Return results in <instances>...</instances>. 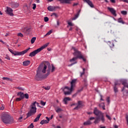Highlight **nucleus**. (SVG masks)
Segmentation results:
<instances>
[{"label":"nucleus","mask_w":128,"mask_h":128,"mask_svg":"<svg viewBox=\"0 0 128 128\" xmlns=\"http://www.w3.org/2000/svg\"><path fill=\"white\" fill-rule=\"evenodd\" d=\"M76 79H74L70 82V88L68 86H65L64 88H62V90L64 92L65 96H68L72 94V92H74V88L76 86Z\"/></svg>","instance_id":"obj_1"},{"label":"nucleus","mask_w":128,"mask_h":128,"mask_svg":"<svg viewBox=\"0 0 128 128\" xmlns=\"http://www.w3.org/2000/svg\"><path fill=\"white\" fill-rule=\"evenodd\" d=\"M1 120L4 124H14V118L8 113H3L2 114Z\"/></svg>","instance_id":"obj_2"},{"label":"nucleus","mask_w":128,"mask_h":128,"mask_svg":"<svg viewBox=\"0 0 128 128\" xmlns=\"http://www.w3.org/2000/svg\"><path fill=\"white\" fill-rule=\"evenodd\" d=\"M36 102H34L32 103L31 105L30 106V111L27 113V117L30 118V116H34L36 112Z\"/></svg>","instance_id":"obj_3"},{"label":"nucleus","mask_w":128,"mask_h":128,"mask_svg":"<svg viewBox=\"0 0 128 128\" xmlns=\"http://www.w3.org/2000/svg\"><path fill=\"white\" fill-rule=\"evenodd\" d=\"M120 84H123V86H124L122 89V92H124V88H128V80H126V79L117 80L114 82V86H120Z\"/></svg>","instance_id":"obj_4"},{"label":"nucleus","mask_w":128,"mask_h":128,"mask_svg":"<svg viewBox=\"0 0 128 128\" xmlns=\"http://www.w3.org/2000/svg\"><path fill=\"white\" fill-rule=\"evenodd\" d=\"M48 44H50V43H46V44H45L43 46L40 47V48H38V49L32 52L29 54V56H31V58H32V56H36V54H38V52H42V50L46 48V46H48Z\"/></svg>","instance_id":"obj_5"},{"label":"nucleus","mask_w":128,"mask_h":128,"mask_svg":"<svg viewBox=\"0 0 128 128\" xmlns=\"http://www.w3.org/2000/svg\"><path fill=\"white\" fill-rule=\"evenodd\" d=\"M72 50L74 51V52L73 53L74 56H76V58H80V60H82L84 62H86V60L84 58V56L82 55V53L78 50V49L74 47H72Z\"/></svg>","instance_id":"obj_6"},{"label":"nucleus","mask_w":128,"mask_h":128,"mask_svg":"<svg viewBox=\"0 0 128 128\" xmlns=\"http://www.w3.org/2000/svg\"><path fill=\"white\" fill-rule=\"evenodd\" d=\"M30 50V48H29L26 50L20 52L13 51L12 54H14V56H23V54H26V52H28Z\"/></svg>","instance_id":"obj_7"},{"label":"nucleus","mask_w":128,"mask_h":128,"mask_svg":"<svg viewBox=\"0 0 128 128\" xmlns=\"http://www.w3.org/2000/svg\"><path fill=\"white\" fill-rule=\"evenodd\" d=\"M94 114L97 116H100L104 113H102V112L98 110L96 108H94Z\"/></svg>","instance_id":"obj_8"},{"label":"nucleus","mask_w":128,"mask_h":128,"mask_svg":"<svg viewBox=\"0 0 128 128\" xmlns=\"http://www.w3.org/2000/svg\"><path fill=\"white\" fill-rule=\"evenodd\" d=\"M108 10L110 12H111V14L113 16H116V11L114 10V8L110 7H108Z\"/></svg>","instance_id":"obj_9"},{"label":"nucleus","mask_w":128,"mask_h":128,"mask_svg":"<svg viewBox=\"0 0 128 128\" xmlns=\"http://www.w3.org/2000/svg\"><path fill=\"white\" fill-rule=\"evenodd\" d=\"M6 12L7 14H9V16H14V14L12 13V9L10 7H7Z\"/></svg>","instance_id":"obj_10"},{"label":"nucleus","mask_w":128,"mask_h":128,"mask_svg":"<svg viewBox=\"0 0 128 128\" xmlns=\"http://www.w3.org/2000/svg\"><path fill=\"white\" fill-rule=\"evenodd\" d=\"M58 6H48V10H50V12H54L56 10V9L58 8Z\"/></svg>","instance_id":"obj_11"},{"label":"nucleus","mask_w":128,"mask_h":128,"mask_svg":"<svg viewBox=\"0 0 128 128\" xmlns=\"http://www.w3.org/2000/svg\"><path fill=\"white\" fill-rule=\"evenodd\" d=\"M84 2H86L90 8H94V4H92V2L90 1V0H83Z\"/></svg>","instance_id":"obj_12"},{"label":"nucleus","mask_w":128,"mask_h":128,"mask_svg":"<svg viewBox=\"0 0 128 128\" xmlns=\"http://www.w3.org/2000/svg\"><path fill=\"white\" fill-rule=\"evenodd\" d=\"M82 101H78V104L77 106H76L75 108H74V110H78L80 108H82Z\"/></svg>","instance_id":"obj_13"},{"label":"nucleus","mask_w":128,"mask_h":128,"mask_svg":"<svg viewBox=\"0 0 128 128\" xmlns=\"http://www.w3.org/2000/svg\"><path fill=\"white\" fill-rule=\"evenodd\" d=\"M17 96H20V98L22 100H24V92H18L17 94Z\"/></svg>","instance_id":"obj_14"},{"label":"nucleus","mask_w":128,"mask_h":128,"mask_svg":"<svg viewBox=\"0 0 128 128\" xmlns=\"http://www.w3.org/2000/svg\"><path fill=\"white\" fill-rule=\"evenodd\" d=\"M72 100V99L70 97H66L64 99V104H68V102Z\"/></svg>","instance_id":"obj_15"},{"label":"nucleus","mask_w":128,"mask_h":128,"mask_svg":"<svg viewBox=\"0 0 128 128\" xmlns=\"http://www.w3.org/2000/svg\"><path fill=\"white\" fill-rule=\"evenodd\" d=\"M42 116V114H40L37 116V117L34 120V122H38L40 120V118Z\"/></svg>","instance_id":"obj_16"},{"label":"nucleus","mask_w":128,"mask_h":128,"mask_svg":"<svg viewBox=\"0 0 128 128\" xmlns=\"http://www.w3.org/2000/svg\"><path fill=\"white\" fill-rule=\"evenodd\" d=\"M30 64V61L26 60L23 62V66H28Z\"/></svg>","instance_id":"obj_17"},{"label":"nucleus","mask_w":128,"mask_h":128,"mask_svg":"<svg viewBox=\"0 0 128 128\" xmlns=\"http://www.w3.org/2000/svg\"><path fill=\"white\" fill-rule=\"evenodd\" d=\"M92 124V122L90 120H88L84 122V126H90Z\"/></svg>","instance_id":"obj_18"},{"label":"nucleus","mask_w":128,"mask_h":128,"mask_svg":"<svg viewBox=\"0 0 128 128\" xmlns=\"http://www.w3.org/2000/svg\"><path fill=\"white\" fill-rule=\"evenodd\" d=\"M49 122H50V120H42L40 122V124H48Z\"/></svg>","instance_id":"obj_19"},{"label":"nucleus","mask_w":128,"mask_h":128,"mask_svg":"<svg viewBox=\"0 0 128 128\" xmlns=\"http://www.w3.org/2000/svg\"><path fill=\"white\" fill-rule=\"evenodd\" d=\"M99 106L100 108H102V110H106V106L104 105V103H101L99 104Z\"/></svg>","instance_id":"obj_20"},{"label":"nucleus","mask_w":128,"mask_h":128,"mask_svg":"<svg viewBox=\"0 0 128 128\" xmlns=\"http://www.w3.org/2000/svg\"><path fill=\"white\" fill-rule=\"evenodd\" d=\"M100 122V118L97 117L96 118V119L95 120L94 122V124H98V122Z\"/></svg>","instance_id":"obj_21"},{"label":"nucleus","mask_w":128,"mask_h":128,"mask_svg":"<svg viewBox=\"0 0 128 128\" xmlns=\"http://www.w3.org/2000/svg\"><path fill=\"white\" fill-rule=\"evenodd\" d=\"M99 116L101 117V118H100V120H101V122H106V120L104 119V114Z\"/></svg>","instance_id":"obj_22"},{"label":"nucleus","mask_w":128,"mask_h":128,"mask_svg":"<svg viewBox=\"0 0 128 128\" xmlns=\"http://www.w3.org/2000/svg\"><path fill=\"white\" fill-rule=\"evenodd\" d=\"M47 68H48V67L44 65V66L43 67V69L42 70V72H43V74H46V71Z\"/></svg>","instance_id":"obj_23"},{"label":"nucleus","mask_w":128,"mask_h":128,"mask_svg":"<svg viewBox=\"0 0 128 128\" xmlns=\"http://www.w3.org/2000/svg\"><path fill=\"white\" fill-rule=\"evenodd\" d=\"M2 78L4 80H10V82H12V78L8 77H3Z\"/></svg>","instance_id":"obj_24"},{"label":"nucleus","mask_w":128,"mask_h":128,"mask_svg":"<svg viewBox=\"0 0 128 128\" xmlns=\"http://www.w3.org/2000/svg\"><path fill=\"white\" fill-rule=\"evenodd\" d=\"M82 72H80V76L82 77L84 76V70H86V68H82Z\"/></svg>","instance_id":"obj_25"},{"label":"nucleus","mask_w":128,"mask_h":128,"mask_svg":"<svg viewBox=\"0 0 128 128\" xmlns=\"http://www.w3.org/2000/svg\"><path fill=\"white\" fill-rule=\"evenodd\" d=\"M78 16H80L79 13H77L75 15V16L72 18V20H76V18H78Z\"/></svg>","instance_id":"obj_26"},{"label":"nucleus","mask_w":128,"mask_h":128,"mask_svg":"<svg viewBox=\"0 0 128 128\" xmlns=\"http://www.w3.org/2000/svg\"><path fill=\"white\" fill-rule=\"evenodd\" d=\"M36 38L33 37L31 39V44H34V42H36Z\"/></svg>","instance_id":"obj_27"},{"label":"nucleus","mask_w":128,"mask_h":128,"mask_svg":"<svg viewBox=\"0 0 128 128\" xmlns=\"http://www.w3.org/2000/svg\"><path fill=\"white\" fill-rule=\"evenodd\" d=\"M118 22H120V24H124V22L122 21V18H119L118 20Z\"/></svg>","instance_id":"obj_28"},{"label":"nucleus","mask_w":128,"mask_h":128,"mask_svg":"<svg viewBox=\"0 0 128 128\" xmlns=\"http://www.w3.org/2000/svg\"><path fill=\"white\" fill-rule=\"evenodd\" d=\"M121 14H123V16H126V14H128V12L122 10V11H121Z\"/></svg>","instance_id":"obj_29"},{"label":"nucleus","mask_w":128,"mask_h":128,"mask_svg":"<svg viewBox=\"0 0 128 128\" xmlns=\"http://www.w3.org/2000/svg\"><path fill=\"white\" fill-rule=\"evenodd\" d=\"M20 6V4L18 3H14L13 4L12 6L14 8H18Z\"/></svg>","instance_id":"obj_30"},{"label":"nucleus","mask_w":128,"mask_h":128,"mask_svg":"<svg viewBox=\"0 0 128 128\" xmlns=\"http://www.w3.org/2000/svg\"><path fill=\"white\" fill-rule=\"evenodd\" d=\"M78 60V58L74 57L72 59L70 60V62H76Z\"/></svg>","instance_id":"obj_31"},{"label":"nucleus","mask_w":128,"mask_h":128,"mask_svg":"<svg viewBox=\"0 0 128 128\" xmlns=\"http://www.w3.org/2000/svg\"><path fill=\"white\" fill-rule=\"evenodd\" d=\"M52 30H50L49 32H47V34L44 36H50V34H52Z\"/></svg>","instance_id":"obj_32"},{"label":"nucleus","mask_w":128,"mask_h":128,"mask_svg":"<svg viewBox=\"0 0 128 128\" xmlns=\"http://www.w3.org/2000/svg\"><path fill=\"white\" fill-rule=\"evenodd\" d=\"M70 2H72V0H65V4H72Z\"/></svg>","instance_id":"obj_33"},{"label":"nucleus","mask_w":128,"mask_h":128,"mask_svg":"<svg viewBox=\"0 0 128 128\" xmlns=\"http://www.w3.org/2000/svg\"><path fill=\"white\" fill-rule=\"evenodd\" d=\"M52 69L51 70V72H54V70H56V68L54 67V65H52Z\"/></svg>","instance_id":"obj_34"},{"label":"nucleus","mask_w":128,"mask_h":128,"mask_svg":"<svg viewBox=\"0 0 128 128\" xmlns=\"http://www.w3.org/2000/svg\"><path fill=\"white\" fill-rule=\"evenodd\" d=\"M16 88H17L18 90H24V89L22 88V87H16Z\"/></svg>","instance_id":"obj_35"},{"label":"nucleus","mask_w":128,"mask_h":128,"mask_svg":"<svg viewBox=\"0 0 128 128\" xmlns=\"http://www.w3.org/2000/svg\"><path fill=\"white\" fill-rule=\"evenodd\" d=\"M44 90H50V86H47L46 87L44 88Z\"/></svg>","instance_id":"obj_36"},{"label":"nucleus","mask_w":128,"mask_h":128,"mask_svg":"<svg viewBox=\"0 0 128 128\" xmlns=\"http://www.w3.org/2000/svg\"><path fill=\"white\" fill-rule=\"evenodd\" d=\"M60 2V4H66V0H57Z\"/></svg>","instance_id":"obj_37"},{"label":"nucleus","mask_w":128,"mask_h":128,"mask_svg":"<svg viewBox=\"0 0 128 128\" xmlns=\"http://www.w3.org/2000/svg\"><path fill=\"white\" fill-rule=\"evenodd\" d=\"M22 100V98H20H20H17L16 99V102H20V100Z\"/></svg>","instance_id":"obj_38"},{"label":"nucleus","mask_w":128,"mask_h":128,"mask_svg":"<svg viewBox=\"0 0 128 128\" xmlns=\"http://www.w3.org/2000/svg\"><path fill=\"white\" fill-rule=\"evenodd\" d=\"M24 98H26V99L28 98H29L28 94H24Z\"/></svg>","instance_id":"obj_39"},{"label":"nucleus","mask_w":128,"mask_h":128,"mask_svg":"<svg viewBox=\"0 0 128 128\" xmlns=\"http://www.w3.org/2000/svg\"><path fill=\"white\" fill-rule=\"evenodd\" d=\"M40 104L43 106H46V102L44 101H40Z\"/></svg>","instance_id":"obj_40"},{"label":"nucleus","mask_w":128,"mask_h":128,"mask_svg":"<svg viewBox=\"0 0 128 128\" xmlns=\"http://www.w3.org/2000/svg\"><path fill=\"white\" fill-rule=\"evenodd\" d=\"M50 67H48V70H47L46 76H48L50 74Z\"/></svg>","instance_id":"obj_41"},{"label":"nucleus","mask_w":128,"mask_h":128,"mask_svg":"<svg viewBox=\"0 0 128 128\" xmlns=\"http://www.w3.org/2000/svg\"><path fill=\"white\" fill-rule=\"evenodd\" d=\"M36 72H37L36 76H38V74H40V69L38 68Z\"/></svg>","instance_id":"obj_42"},{"label":"nucleus","mask_w":128,"mask_h":128,"mask_svg":"<svg viewBox=\"0 0 128 128\" xmlns=\"http://www.w3.org/2000/svg\"><path fill=\"white\" fill-rule=\"evenodd\" d=\"M56 112H62V108H58V109L56 110Z\"/></svg>","instance_id":"obj_43"},{"label":"nucleus","mask_w":128,"mask_h":128,"mask_svg":"<svg viewBox=\"0 0 128 128\" xmlns=\"http://www.w3.org/2000/svg\"><path fill=\"white\" fill-rule=\"evenodd\" d=\"M114 92H118V88H116V86L114 87Z\"/></svg>","instance_id":"obj_44"},{"label":"nucleus","mask_w":128,"mask_h":128,"mask_svg":"<svg viewBox=\"0 0 128 128\" xmlns=\"http://www.w3.org/2000/svg\"><path fill=\"white\" fill-rule=\"evenodd\" d=\"M56 16V18H58V14H56V13H53L51 15V16Z\"/></svg>","instance_id":"obj_45"},{"label":"nucleus","mask_w":128,"mask_h":128,"mask_svg":"<svg viewBox=\"0 0 128 128\" xmlns=\"http://www.w3.org/2000/svg\"><path fill=\"white\" fill-rule=\"evenodd\" d=\"M18 36H20L21 38H23L24 37V34H22V33H18Z\"/></svg>","instance_id":"obj_46"},{"label":"nucleus","mask_w":128,"mask_h":128,"mask_svg":"<svg viewBox=\"0 0 128 128\" xmlns=\"http://www.w3.org/2000/svg\"><path fill=\"white\" fill-rule=\"evenodd\" d=\"M44 22H48V18L44 17Z\"/></svg>","instance_id":"obj_47"},{"label":"nucleus","mask_w":128,"mask_h":128,"mask_svg":"<svg viewBox=\"0 0 128 128\" xmlns=\"http://www.w3.org/2000/svg\"><path fill=\"white\" fill-rule=\"evenodd\" d=\"M32 6H33L32 9L36 10V4H32Z\"/></svg>","instance_id":"obj_48"},{"label":"nucleus","mask_w":128,"mask_h":128,"mask_svg":"<svg viewBox=\"0 0 128 128\" xmlns=\"http://www.w3.org/2000/svg\"><path fill=\"white\" fill-rule=\"evenodd\" d=\"M68 24L70 26H74V24H72V22H68Z\"/></svg>","instance_id":"obj_49"},{"label":"nucleus","mask_w":128,"mask_h":128,"mask_svg":"<svg viewBox=\"0 0 128 128\" xmlns=\"http://www.w3.org/2000/svg\"><path fill=\"white\" fill-rule=\"evenodd\" d=\"M4 110V105H2V106L0 107V110Z\"/></svg>","instance_id":"obj_50"},{"label":"nucleus","mask_w":128,"mask_h":128,"mask_svg":"<svg viewBox=\"0 0 128 128\" xmlns=\"http://www.w3.org/2000/svg\"><path fill=\"white\" fill-rule=\"evenodd\" d=\"M106 116L108 118V120H112V118H110V116L106 114Z\"/></svg>","instance_id":"obj_51"},{"label":"nucleus","mask_w":128,"mask_h":128,"mask_svg":"<svg viewBox=\"0 0 128 128\" xmlns=\"http://www.w3.org/2000/svg\"><path fill=\"white\" fill-rule=\"evenodd\" d=\"M120 2H126L127 4H128V0H120Z\"/></svg>","instance_id":"obj_52"},{"label":"nucleus","mask_w":128,"mask_h":128,"mask_svg":"<svg viewBox=\"0 0 128 128\" xmlns=\"http://www.w3.org/2000/svg\"><path fill=\"white\" fill-rule=\"evenodd\" d=\"M34 124L32 123L30 126H29L30 128H34Z\"/></svg>","instance_id":"obj_53"},{"label":"nucleus","mask_w":128,"mask_h":128,"mask_svg":"<svg viewBox=\"0 0 128 128\" xmlns=\"http://www.w3.org/2000/svg\"><path fill=\"white\" fill-rule=\"evenodd\" d=\"M76 64V62H75L74 63H72V64L68 66H74V64Z\"/></svg>","instance_id":"obj_54"},{"label":"nucleus","mask_w":128,"mask_h":128,"mask_svg":"<svg viewBox=\"0 0 128 128\" xmlns=\"http://www.w3.org/2000/svg\"><path fill=\"white\" fill-rule=\"evenodd\" d=\"M8 50L9 52H11V54H13L14 53V50L10 49V48H8Z\"/></svg>","instance_id":"obj_55"},{"label":"nucleus","mask_w":128,"mask_h":128,"mask_svg":"<svg viewBox=\"0 0 128 128\" xmlns=\"http://www.w3.org/2000/svg\"><path fill=\"white\" fill-rule=\"evenodd\" d=\"M5 58H6V60H10V58L8 56H6L5 57Z\"/></svg>","instance_id":"obj_56"},{"label":"nucleus","mask_w":128,"mask_h":128,"mask_svg":"<svg viewBox=\"0 0 128 128\" xmlns=\"http://www.w3.org/2000/svg\"><path fill=\"white\" fill-rule=\"evenodd\" d=\"M22 116H20V118H18V120H19V122H22Z\"/></svg>","instance_id":"obj_57"},{"label":"nucleus","mask_w":128,"mask_h":128,"mask_svg":"<svg viewBox=\"0 0 128 128\" xmlns=\"http://www.w3.org/2000/svg\"><path fill=\"white\" fill-rule=\"evenodd\" d=\"M106 102H108V104H110V97H108L106 99Z\"/></svg>","instance_id":"obj_58"},{"label":"nucleus","mask_w":128,"mask_h":128,"mask_svg":"<svg viewBox=\"0 0 128 128\" xmlns=\"http://www.w3.org/2000/svg\"><path fill=\"white\" fill-rule=\"evenodd\" d=\"M34 102H36V103H35V106H36V104L37 106H40V104L38 102H36V101Z\"/></svg>","instance_id":"obj_59"},{"label":"nucleus","mask_w":128,"mask_h":128,"mask_svg":"<svg viewBox=\"0 0 128 128\" xmlns=\"http://www.w3.org/2000/svg\"><path fill=\"white\" fill-rule=\"evenodd\" d=\"M110 2H111L112 4H116V0H110Z\"/></svg>","instance_id":"obj_60"},{"label":"nucleus","mask_w":128,"mask_h":128,"mask_svg":"<svg viewBox=\"0 0 128 128\" xmlns=\"http://www.w3.org/2000/svg\"><path fill=\"white\" fill-rule=\"evenodd\" d=\"M94 118H96L94 117H91V118H90V120H94Z\"/></svg>","instance_id":"obj_61"},{"label":"nucleus","mask_w":128,"mask_h":128,"mask_svg":"<svg viewBox=\"0 0 128 128\" xmlns=\"http://www.w3.org/2000/svg\"><path fill=\"white\" fill-rule=\"evenodd\" d=\"M78 3H74V4H73V6H78Z\"/></svg>","instance_id":"obj_62"},{"label":"nucleus","mask_w":128,"mask_h":128,"mask_svg":"<svg viewBox=\"0 0 128 128\" xmlns=\"http://www.w3.org/2000/svg\"><path fill=\"white\" fill-rule=\"evenodd\" d=\"M100 100H102V101L104 100V99H102V95H100Z\"/></svg>","instance_id":"obj_63"},{"label":"nucleus","mask_w":128,"mask_h":128,"mask_svg":"<svg viewBox=\"0 0 128 128\" xmlns=\"http://www.w3.org/2000/svg\"><path fill=\"white\" fill-rule=\"evenodd\" d=\"M0 42H2V44H4V42L2 40L0 39Z\"/></svg>","instance_id":"obj_64"}]
</instances>
